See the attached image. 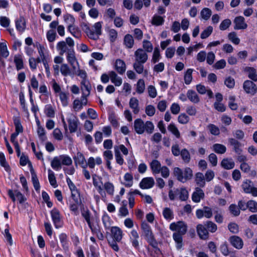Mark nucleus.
<instances>
[{"instance_id":"nucleus-1","label":"nucleus","mask_w":257,"mask_h":257,"mask_svg":"<svg viewBox=\"0 0 257 257\" xmlns=\"http://www.w3.org/2000/svg\"><path fill=\"white\" fill-rule=\"evenodd\" d=\"M170 229L172 231H176L173 234V237L177 243L176 247L180 249L183 246L182 235H184L187 230V225L183 221L173 222L170 224Z\"/></svg>"},{"instance_id":"nucleus-2","label":"nucleus","mask_w":257,"mask_h":257,"mask_svg":"<svg viewBox=\"0 0 257 257\" xmlns=\"http://www.w3.org/2000/svg\"><path fill=\"white\" fill-rule=\"evenodd\" d=\"M135 62L133 64V68L138 74H142L144 72L147 74V70H144V64L148 59V55L142 48L137 49L134 53Z\"/></svg>"},{"instance_id":"nucleus-3","label":"nucleus","mask_w":257,"mask_h":257,"mask_svg":"<svg viewBox=\"0 0 257 257\" xmlns=\"http://www.w3.org/2000/svg\"><path fill=\"white\" fill-rule=\"evenodd\" d=\"M134 129L138 134H142L145 131L148 134H151L154 130V125L150 121H147L144 123L141 118H137L134 121Z\"/></svg>"},{"instance_id":"nucleus-4","label":"nucleus","mask_w":257,"mask_h":257,"mask_svg":"<svg viewBox=\"0 0 257 257\" xmlns=\"http://www.w3.org/2000/svg\"><path fill=\"white\" fill-rule=\"evenodd\" d=\"M174 174L177 177L178 181L185 183L187 180H190L193 177V171L189 167L185 168L182 171L178 167H175L174 169Z\"/></svg>"},{"instance_id":"nucleus-5","label":"nucleus","mask_w":257,"mask_h":257,"mask_svg":"<svg viewBox=\"0 0 257 257\" xmlns=\"http://www.w3.org/2000/svg\"><path fill=\"white\" fill-rule=\"evenodd\" d=\"M66 41L69 47V50L67 53V60L71 65L74 71H76V67L75 63H76L78 64L76 57L75 56V53L74 50V42L73 39L70 37L66 38Z\"/></svg>"},{"instance_id":"nucleus-6","label":"nucleus","mask_w":257,"mask_h":257,"mask_svg":"<svg viewBox=\"0 0 257 257\" xmlns=\"http://www.w3.org/2000/svg\"><path fill=\"white\" fill-rule=\"evenodd\" d=\"M51 216L53 222L56 228H59L62 226V221L60 216V211L56 208L51 211Z\"/></svg>"},{"instance_id":"nucleus-7","label":"nucleus","mask_w":257,"mask_h":257,"mask_svg":"<svg viewBox=\"0 0 257 257\" xmlns=\"http://www.w3.org/2000/svg\"><path fill=\"white\" fill-rule=\"evenodd\" d=\"M243 88L246 93L252 95H254L257 92L256 85L250 80H245L243 82Z\"/></svg>"},{"instance_id":"nucleus-8","label":"nucleus","mask_w":257,"mask_h":257,"mask_svg":"<svg viewBox=\"0 0 257 257\" xmlns=\"http://www.w3.org/2000/svg\"><path fill=\"white\" fill-rule=\"evenodd\" d=\"M196 229L197 234L200 239L203 240H206L208 238V231L204 224V225L201 224H198L196 227Z\"/></svg>"},{"instance_id":"nucleus-9","label":"nucleus","mask_w":257,"mask_h":257,"mask_svg":"<svg viewBox=\"0 0 257 257\" xmlns=\"http://www.w3.org/2000/svg\"><path fill=\"white\" fill-rule=\"evenodd\" d=\"M233 23L235 24L234 30H244L247 27V25L245 22V19L242 16L236 17L233 21Z\"/></svg>"},{"instance_id":"nucleus-10","label":"nucleus","mask_w":257,"mask_h":257,"mask_svg":"<svg viewBox=\"0 0 257 257\" xmlns=\"http://www.w3.org/2000/svg\"><path fill=\"white\" fill-rule=\"evenodd\" d=\"M67 121L68 122V126L70 133H74L76 132L77 130L79 124V120L78 118L76 116L72 115Z\"/></svg>"},{"instance_id":"nucleus-11","label":"nucleus","mask_w":257,"mask_h":257,"mask_svg":"<svg viewBox=\"0 0 257 257\" xmlns=\"http://www.w3.org/2000/svg\"><path fill=\"white\" fill-rule=\"evenodd\" d=\"M229 241L231 244L235 248L241 249L243 245L242 239L239 236L233 235L229 237Z\"/></svg>"},{"instance_id":"nucleus-12","label":"nucleus","mask_w":257,"mask_h":257,"mask_svg":"<svg viewBox=\"0 0 257 257\" xmlns=\"http://www.w3.org/2000/svg\"><path fill=\"white\" fill-rule=\"evenodd\" d=\"M155 184V181L152 177L143 178L140 183V187L143 189L152 188Z\"/></svg>"},{"instance_id":"nucleus-13","label":"nucleus","mask_w":257,"mask_h":257,"mask_svg":"<svg viewBox=\"0 0 257 257\" xmlns=\"http://www.w3.org/2000/svg\"><path fill=\"white\" fill-rule=\"evenodd\" d=\"M204 196L205 194L203 190L199 187H196L195 191L192 194V199L193 202L199 203L201 199L204 198Z\"/></svg>"},{"instance_id":"nucleus-14","label":"nucleus","mask_w":257,"mask_h":257,"mask_svg":"<svg viewBox=\"0 0 257 257\" xmlns=\"http://www.w3.org/2000/svg\"><path fill=\"white\" fill-rule=\"evenodd\" d=\"M111 234L113 240L117 241H120L122 237V232L121 230L117 226H113L111 228Z\"/></svg>"},{"instance_id":"nucleus-15","label":"nucleus","mask_w":257,"mask_h":257,"mask_svg":"<svg viewBox=\"0 0 257 257\" xmlns=\"http://www.w3.org/2000/svg\"><path fill=\"white\" fill-rule=\"evenodd\" d=\"M228 142L231 146L233 147V150L236 154L240 155L241 153V144L238 141L234 138H229Z\"/></svg>"},{"instance_id":"nucleus-16","label":"nucleus","mask_w":257,"mask_h":257,"mask_svg":"<svg viewBox=\"0 0 257 257\" xmlns=\"http://www.w3.org/2000/svg\"><path fill=\"white\" fill-rule=\"evenodd\" d=\"M56 48L59 52L60 55H63L65 53H67L69 51V47L67 44V41H60L58 42L56 46Z\"/></svg>"},{"instance_id":"nucleus-17","label":"nucleus","mask_w":257,"mask_h":257,"mask_svg":"<svg viewBox=\"0 0 257 257\" xmlns=\"http://www.w3.org/2000/svg\"><path fill=\"white\" fill-rule=\"evenodd\" d=\"M81 84L82 94L89 96L91 89V86L89 81L88 80H82Z\"/></svg>"},{"instance_id":"nucleus-18","label":"nucleus","mask_w":257,"mask_h":257,"mask_svg":"<svg viewBox=\"0 0 257 257\" xmlns=\"http://www.w3.org/2000/svg\"><path fill=\"white\" fill-rule=\"evenodd\" d=\"M150 165L153 174H158L160 173L162 167L160 162L158 160L156 159L153 160L150 163Z\"/></svg>"},{"instance_id":"nucleus-19","label":"nucleus","mask_w":257,"mask_h":257,"mask_svg":"<svg viewBox=\"0 0 257 257\" xmlns=\"http://www.w3.org/2000/svg\"><path fill=\"white\" fill-rule=\"evenodd\" d=\"M195 182L198 187L201 188H203L205 185V179L203 173L198 172L195 174Z\"/></svg>"},{"instance_id":"nucleus-20","label":"nucleus","mask_w":257,"mask_h":257,"mask_svg":"<svg viewBox=\"0 0 257 257\" xmlns=\"http://www.w3.org/2000/svg\"><path fill=\"white\" fill-rule=\"evenodd\" d=\"M139 100L136 97H132L129 102L130 107L133 109L135 114H138L140 111Z\"/></svg>"},{"instance_id":"nucleus-21","label":"nucleus","mask_w":257,"mask_h":257,"mask_svg":"<svg viewBox=\"0 0 257 257\" xmlns=\"http://www.w3.org/2000/svg\"><path fill=\"white\" fill-rule=\"evenodd\" d=\"M109 76L112 83H114L116 86H119L122 84V79L120 77L117 76L116 73L114 71H111L109 73Z\"/></svg>"},{"instance_id":"nucleus-22","label":"nucleus","mask_w":257,"mask_h":257,"mask_svg":"<svg viewBox=\"0 0 257 257\" xmlns=\"http://www.w3.org/2000/svg\"><path fill=\"white\" fill-rule=\"evenodd\" d=\"M81 213L82 216L85 218L86 221L87 222L89 228L91 229V231H93V228L92 227V225L90 222V212L87 208H85L83 207L81 208Z\"/></svg>"},{"instance_id":"nucleus-23","label":"nucleus","mask_w":257,"mask_h":257,"mask_svg":"<svg viewBox=\"0 0 257 257\" xmlns=\"http://www.w3.org/2000/svg\"><path fill=\"white\" fill-rule=\"evenodd\" d=\"M221 166L225 169L230 170L234 167L235 163L231 159H224L221 162Z\"/></svg>"},{"instance_id":"nucleus-24","label":"nucleus","mask_w":257,"mask_h":257,"mask_svg":"<svg viewBox=\"0 0 257 257\" xmlns=\"http://www.w3.org/2000/svg\"><path fill=\"white\" fill-rule=\"evenodd\" d=\"M17 30L21 33L24 31L26 29V21L24 18L21 17L16 21Z\"/></svg>"},{"instance_id":"nucleus-25","label":"nucleus","mask_w":257,"mask_h":257,"mask_svg":"<svg viewBox=\"0 0 257 257\" xmlns=\"http://www.w3.org/2000/svg\"><path fill=\"white\" fill-rule=\"evenodd\" d=\"M188 98L193 103H197L199 102L200 99L196 92L192 90H189L187 92Z\"/></svg>"},{"instance_id":"nucleus-26","label":"nucleus","mask_w":257,"mask_h":257,"mask_svg":"<svg viewBox=\"0 0 257 257\" xmlns=\"http://www.w3.org/2000/svg\"><path fill=\"white\" fill-rule=\"evenodd\" d=\"M123 44L128 49L133 48L134 45L133 37L130 34H126L123 38Z\"/></svg>"},{"instance_id":"nucleus-27","label":"nucleus","mask_w":257,"mask_h":257,"mask_svg":"<svg viewBox=\"0 0 257 257\" xmlns=\"http://www.w3.org/2000/svg\"><path fill=\"white\" fill-rule=\"evenodd\" d=\"M30 171L32 175V180L34 187L36 191H39L40 186L37 175L33 168L31 169Z\"/></svg>"},{"instance_id":"nucleus-28","label":"nucleus","mask_w":257,"mask_h":257,"mask_svg":"<svg viewBox=\"0 0 257 257\" xmlns=\"http://www.w3.org/2000/svg\"><path fill=\"white\" fill-rule=\"evenodd\" d=\"M162 214L165 219L168 221H170L174 218V212L169 207L164 208Z\"/></svg>"},{"instance_id":"nucleus-29","label":"nucleus","mask_w":257,"mask_h":257,"mask_svg":"<svg viewBox=\"0 0 257 257\" xmlns=\"http://www.w3.org/2000/svg\"><path fill=\"white\" fill-rule=\"evenodd\" d=\"M115 68L119 74H122L125 71L124 62L121 60L117 59L115 62Z\"/></svg>"},{"instance_id":"nucleus-30","label":"nucleus","mask_w":257,"mask_h":257,"mask_svg":"<svg viewBox=\"0 0 257 257\" xmlns=\"http://www.w3.org/2000/svg\"><path fill=\"white\" fill-rule=\"evenodd\" d=\"M253 186V183L251 181L246 179L242 182L241 188L245 193H249Z\"/></svg>"},{"instance_id":"nucleus-31","label":"nucleus","mask_w":257,"mask_h":257,"mask_svg":"<svg viewBox=\"0 0 257 257\" xmlns=\"http://www.w3.org/2000/svg\"><path fill=\"white\" fill-rule=\"evenodd\" d=\"M61 161L59 157H54L51 162L52 168L56 171L61 168Z\"/></svg>"},{"instance_id":"nucleus-32","label":"nucleus","mask_w":257,"mask_h":257,"mask_svg":"<svg viewBox=\"0 0 257 257\" xmlns=\"http://www.w3.org/2000/svg\"><path fill=\"white\" fill-rule=\"evenodd\" d=\"M136 86V92L138 94H142L144 93L145 89V81L143 79H140L137 84Z\"/></svg>"},{"instance_id":"nucleus-33","label":"nucleus","mask_w":257,"mask_h":257,"mask_svg":"<svg viewBox=\"0 0 257 257\" xmlns=\"http://www.w3.org/2000/svg\"><path fill=\"white\" fill-rule=\"evenodd\" d=\"M245 71L248 73V77L249 78L254 81H257V74L254 68L253 67H247L245 68Z\"/></svg>"},{"instance_id":"nucleus-34","label":"nucleus","mask_w":257,"mask_h":257,"mask_svg":"<svg viewBox=\"0 0 257 257\" xmlns=\"http://www.w3.org/2000/svg\"><path fill=\"white\" fill-rule=\"evenodd\" d=\"M141 227L143 230L146 239L149 237L150 238L153 236L151 230V227L147 223H143L142 224Z\"/></svg>"},{"instance_id":"nucleus-35","label":"nucleus","mask_w":257,"mask_h":257,"mask_svg":"<svg viewBox=\"0 0 257 257\" xmlns=\"http://www.w3.org/2000/svg\"><path fill=\"white\" fill-rule=\"evenodd\" d=\"M68 31L75 38H79L81 37V34L78 27L75 25L69 26L67 28Z\"/></svg>"},{"instance_id":"nucleus-36","label":"nucleus","mask_w":257,"mask_h":257,"mask_svg":"<svg viewBox=\"0 0 257 257\" xmlns=\"http://www.w3.org/2000/svg\"><path fill=\"white\" fill-rule=\"evenodd\" d=\"M213 150L217 154H223L226 152V148L223 145L215 144L213 145Z\"/></svg>"},{"instance_id":"nucleus-37","label":"nucleus","mask_w":257,"mask_h":257,"mask_svg":"<svg viewBox=\"0 0 257 257\" xmlns=\"http://www.w3.org/2000/svg\"><path fill=\"white\" fill-rule=\"evenodd\" d=\"M180 155L185 163L188 164L189 163L191 159L190 154L186 149H183L181 150Z\"/></svg>"},{"instance_id":"nucleus-38","label":"nucleus","mask_w":257,"mask_h":257,"mask_svg":"<svg viewBox=\"0 0 257 257\" xmlns=\"http://www.w3.org/2000/svg\"><path fill=\"white\" fill-rule=\"evenodd\" d=\"M168 130L177 138H179L180 137V133L178 128L174 123H171L168 126Z\"/></svg>"},{"instance_id":"nucleus-39","label":"nucleus","mask_w":257,"mask_h":257,"mask_svg":"<svg viewBox=\"0 0 257 257\" xmlns=\"http://www.w3.org/2000/svg\"><path fill=\"white\" fill-rule=\"evenodd\" d=\"M164 23V18L160 16L155 15L152 20V24L155 26H161Z\"/></svg>"},{"instance_id":"nucleus-40","label":"nucleus","mask_w":257,"mask_h":257,"mask_svg":"<svg viewBox=\"0 0 257 257\" xmlns=\"http://www.w3.org/2000/svg\"><path fill=\"white\" fill-rule=\"evenodd\" d=\"M179 199L181 201H186L188 198V192L185 188H181L180 190L176 189Z\"/></svg>"},{"instance_id":"nucleus-41","label":"nucleus","mask_w":257,"mask_h":257,"mask_svg":"<svg viewBox=\"0 0 257 257\" xmlns=\"http://www.w3.org/2000/svg\"><path fill=\"white\" fill-rule=\"evenodd\" d=\"M193 71L192 69H188L184 75V82L186 84H190L192 80V73Z\"/></svg>"},{"instance_id":"nucleus-42","label":"nucleus","mask_w":257,"mask_h":257,"mask_svg":"<svg viewBox=\"0 0 257 257\" xmlns=\"http://www.w3.org/2000/svg\"><path fill=\"white\" fill-rule=\"evenodd\" d=\"M14 62L17 70H20L24 67L23 61L20 55L15 56Z\"/></svg>"},{"instance_id":"nucleus-43","label":"nucleus","mask_w":257,"mask_h":257,"mask_svg":"<svg viewBox=\"0 0 257 257\" xmlns=\"http://www.w3.org/2000/svg\"><path fill=\"white\" fill-rule=\"evenodd\" d=\"M48 179L50 184L56 188L57 187V182L56 177L55 176L54 172L50 169L48 170Z\"/></svg>"},{"instance_id":"nucleus-44","label":"nucleus","mask_w":257,"mask_h":257,"mask_svg":"<svg viewBox=\"0 0 257 257\" xmlns=\"http://www.w3.org/2000/svg\"><path fill=\"white\" fill-rule=\"evenodd\" d=\"M229 210L234 216H238L240 213L239 208L235 204H231L229 207Z\"/></svg>"},{"instance_id":"nucleus-45","label":"nucleus","mask_w":257,"mask_h":257,"mask_svg":"<svg viewBox=\"0 0 257 257\" xmlns=\"http://www.w3.org/2000/svg\"><path fill=\"white\" fill-rule=\"evenodd\" d=\"M204 224L208 231L212 233L215 232L217 229L216 224L211 221H207L204 223Z\"/></svg>"},{"instance_id":"nucleus-46","label":"nucleus","mask_w":257,"mask_h":257,"mask_svg":"<svg viewBox=\"0 0 257 257\" xmlns=\"http://www.w3.org/2000/svg\"><path fill=\"white\" fill-rule=\"evenodd\" d=\"M64 20L68 25V27L74 25L75 20L73 16L70 14H66L64 16Z\"/></svg>"},{"instance_id":"nucleus-47","label":"nucleus","mask_w":257,"mask_h":257,"mask_svg":"<svg viewBox=\"0 0 257 257\" xmlns=\"http://www.w3.org/2000/svg\"><path fill=\"white\" fill-rule=\"evenodd\" d=\"M124 179L125 181L126 182V183H124V185L126 187H130L133 185V177L132 175L130 173H127L124 175Z\"/></svg>"},{"instance_id":"nucleus-48","label":"nucleus","mask_w":257,"mask_h":257,"mask_svg":"<svg viewBox=\"0 0 257 257\" xmlns=\"http://www.w3.org/2000/svg\"><path fill=\"white\" fill-rule=\"evenodd\" d=\"M9 54L6 44L5 43H0V57L7 58Z\"/></svg>"},{"instance_id":"nucleus-49","label":"nucleus","mask_w":257,"mask_h":257,"mask_svg":"<svg viewBox=\"0 0 257 257\" xmlns=\"http://www.w3.org/2000/svg\"><path fill=\"white\" fill-rule=\"evenodd\" d=\"M143 50L147 52H151L153 49V46L151 42L148 40H144L143 42Z\"/></svg>"},{"instance_id":"nucleus-50","label":"nucleus","mask_w":257,"mask_h":257,"mask_svg":"<svg viewBox=\"0 0 257 257\" xmlns=\"http://www.w3.org/2000/svg\"><path fill=\"white\" fill-rule=\"evenodd\" d=\"M60 71L62 74L64 76L70 75L71 74L70 69L66 64H63L61 65Z\"/></svg>"},{"instance_id":"nucleus-51","label":"nucleus","mask_w":257,"mask_h":257,"mask_svg":"<svg viewBox=\"0 0 257 257\" xmlns=\"http://www.w3.org/2000/svg\"><path fill=\"white\" fill-rule=\"evenodd\" d=\"M103 187L109 195H113L114 186L112 183L109 182H106L104 184Z\"/></svg>"},{"instance_id":"nucleus-52","label":"nucleus","mask_w":257,"mask_h":257,"mask_svg":"<svg viewBox=\"0 0 257 257\" xmlns=\"http://www.w3.org/2000/svg\"><path fill=\"white\" fill-rule=\"evenodd\" d=\"M62 165L70 166L72 164V161L70 157L67 155H61L59 156Z\"/></svg>"},{"instance_id":"nucleus-53","label":"nucleus","mask_w":257,"mask_h":257,"mask_svg":"<svg viewBox=\"0 0 257 257\" xmlns=\"http://www.w3.org/2000/svg\"><path fill=\"white\" fill-rule=\"evenodd\" d=\"M108 119L112 124V125L115 127L116 128L118 126L119 123L118 121L116 119V116L115 115V113L114 112H111L109 114L108 116Z\"/></svg>"},{"instance_id":"nucleus-54","label":"nucleus","mask_w":257,"mask_h":257,"mask_svg":"<svg viewBox=\"0 0 257 257\" xmlns=\"http://www.w3.org/2000/svg\"><path fill=\"white\" fill-rule=\"evenodd\" d=\"M213 32V27L212 26H208L205 29L201 34L200 37L202 39L208 38Z\"/></svg>"},{"instance_id":"nucleus-55","label":"nucleus","mask_w":257,"mask_h":257,"mask_svg":"<svg viewBox=\"0 0 257 257\" xmlns=\"http://www.w3.org/2000/svg\"><path fill=\"white\" fill-rule=\"evenodd\" d=\"M228 38L230 41L235 45L238 44L240 42V39L237 37L236 33L234 32L229 33Z\"/></svg>"},{"instance_id":"nucleus-56","label":"nucleus","mask_w":257,"mask_h":257,"mask_svg":"<svg viewBox=\"0 0 257 257\" xmlns=\"http://www.w3.org/2000/svg\"><path fill=\"white\" fill-rule=\"evenodd\" d=\"M86 33L88 37L94 40H96L99 38L100 35L97 34L94 31L91 30L90 28L87 27L86 29Z\"/></svg>"},{"instance_id":"nucleus-57","label":"nucleus","mask_w":257,"mask_h":257,"mask_svg":"<svg viewBox=\"0 0 257 257\" xmlns=\"http://www.w3.org/2000/svg\"><path fill=\"white\" fill-rule=\"evenodd\" d=\"M211 13V11L209 8H205L201 11V16L203 19L207 20L210 17Z\"/></svg>"},{"instance_id":"nucleus-58","label":"nucleus","mask_w":257,"mask_h":257,"mask_svg":"<svg viewBox=\"0 0 257 257\" xmlns=\"http://www.w3.org/2000/svg\"><path fill=\"white\" fill-rule=\"evenodd\" d=\"M45 113L47 116L49 117H54L55 116V111L51 105L46 106Z\"/></svg>"},{"instance_id":"nucleus-59","label":"nucleus","mask_w":257,"mask_h":257,"mask_svg":"<svg viewBox=\"0 0 257 257\" xmlns=\"http://www.w3.org/2000/svg\"><path fill=\"white\" fill-rule=\"evenodd\" d=\"M247 208L251 212H257V202L254 200H249L247 202Z\"/></svg>"},{"instance_id":"nucleus-60","label":"nucleus","mask_w":257,"mask_h":257,"mask_svg":"<svg viewBox=\"0 0 257 257\" xmlns=\"http://www.w3.org/2000/svg\"><path fill=\"white\" fill-rule=\"evenodd\" d=\"M102 220L105 229H109L111 225L109 216L107 215H104L102 216Z\"/></svg>"},{"instance_id":"nucleus-61","label":"nucleus","mask_w":257,"mask_h":257,"mask_svg":"<svg viewBox=\"0 0 257 257\" xmlns=\"http://www.w3.org/2000/svg\"><path fill=\"white\" fill-rule=\"evenodd\" d=\"M57 34L55 30H50L47 33V38L49 42H52L55 41Z\"/></svg>"},{"instance_id":"nucleus-62","label":"nucleus","mask_w":257,"mask_h":257,"mask_svg":"<svg viewBox=\"0 0 257 257\" xmlns=\"http://www.w3.org/2000/svg\"><path fill=\"white\" fill-rule=\"evenodd\" d=\"M231 24V22L229 19H225L220 24L219 29L222 31L225 30L229 28Z\"/></svg>"},{"instance_id":"nucleus-63","label":"nucleus","mask_w":257,"mask_h":257,"mask_svg":"<svg viewBox=\"0 0 257 257\" xmlns=\"http://www.w3.org/2000/svg\"><path fill=\"white\" fill-rule=\"evenodd\" d=\"M156 112L155 106L152 105H147L145 109L146 113L149 116H153Z\"/></svg>"},{"instance_id":"nucleus-64","label":"nucleus","mask_w":257,"mask_h":257,"mask_svg":"<svg viewBox=\"0 0 257 257\" xmlns=\"http://www.w3.org/2000/svg\"><path fill=\"white\" fill-rule=\"evenodd\" d=\"M179 123L181 124H186L189 120V116L185 113H181L178 117Z\"/></svg>"}]
</instances>
